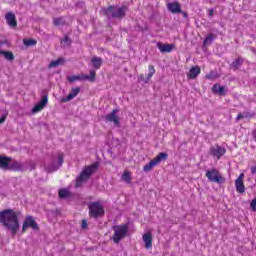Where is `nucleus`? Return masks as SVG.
I'll use <instances>...</instances> for the list:
<instances>
[{
	"label": "nucleus",
	"instance_id": "nucleus-1",
	"mask_svg": "<svg viewBox=\"0 0 256 256\" xmlns=\"http://www.w3.org/2000/svg\"><path fill=\"white\" fill-rule=\"evenodd\" d=\"M0 223L11 231L12 235H17L19 231V214L15 210L6 209L0 212Z\"/></svg>",
	"mask_w": 256,
	"mask_h": 256
},
{
	"label": "nucleus",
	"instance_id": "nucleus-2",
	"mask_svg": "<svg viewBox=\"0 0 256 256\" xmlns=\"http://www.w3.org/2000/svg\"><path fill=\"white\" fill-rule=\"evenodd\" d=\"M112 230L114 231V234L111 239L113 243L118 245V243H121V241L127 237V233H129V224L114 225L112 226Z\"/></svg>",
	"mask_w": 256,
	"mask_h": 256
},
{
	"label": "nucleus",
	"instance_id": "nucleus-3",
	"mask_svg": "<svg viewBox=\"0 0 256 256\" xmlns=\"http://www.w3.org/2000/svg\"><path fill=\"white\" fill-rule=\"evenodd\" d=\"M103 13L108 19H111V17L112 19H123L127 14V6H109L108 8L103 9Z\"/></svg>",
	"mask_w": 256,
	"mask_h": 256
},
{
	"label": "nucleus",
	"instance_id": "nucleus-4",
	"mask_svg": "<svg viewBox=\"0 0 256 256\" xmlns=\"http://www.w3.org/2000/svg\"><path fill=\"white\" fill-rule=\"evenodd\" d=\"M95 171H97V163L92 164L91 166H86L77 177L75 187H81V185H83V183L87 181Z\"/></svg>",
	"mask_w": 256,
	"mask_h": 256
},
{
	"label": "nucleus",
	"instance_id": "nucleus-5",
	"mask_svg": "<svg viewBox=\"0 0 256 256\" xmlns=\"http://www.w3.org/2000/svg\"><path fill=\"white\" fill-rule=\"evenodd\" d=\"M63 165V154L58 153L57 155L53 156L50 164L45 166V171L47 173H55L61 166Z\"/></svg>",
	"mask_w": 256,
	"mask_h": 256
},
{
	"label": "nucleus",
	"instance_id": "nucleus-6",
	"mask_svg": "<svg viewBox=\"0 0 256 256\" xmlns=\"http://www.w3.org/2000/svg\"><path fill=\"white\" fill-rule=\"evenodd\" d=\"M89 215L94 219H99V217H103L105 215V208L101 205L100 202H91L88 205Z\"/></svg>",
	"mask_w": 256,
	"mask_h": 256
},
{
	"label": "nucleus",
	"instance_id": "nucleus-7",
	"mask_svg": "<svg viewBox=\"0 0 256 256\" xmlns=\"http://www.w3.org/2000/svg\"><path fill=\"white\" fill-rule=\"evenodd\" d=\"M168 154L165 152H160L153 160H151L148 164L144 165L143 171L145 173H149V171L153 170V167H157L161 161H166Z\"/></svg>",
	"mask_w": 256,
	"mask_h": 256
},
{
	"label": "nucleus",
	"instance_id": "nucleus-8",
	"mask_svg": "<svg viewBox=\"0 0 256 256\" xmlns=\"http://www.w3.org/2000/svg\"><path fill=\"white\" fill-rule=\"evenodd\" d=\"M206 177L211 183H218V185H222V183H225V177L221 176L219 170L215 168L208 170L206 172Z\"/></svg>",
	"mask_w": 256,
	"mask_h": 256
},
{
	"label": "nucleus",
	"instance_id": "nucleus-9",
	"mask_svg": "<svg viewBox=\"0 0 256 256\" xmlns=\"http://www.w3.org/2000/svg\"><path fill=\"white\" fill-rule=\"evenodd\" d=\"M29 227L33 229V231H39V224H37L33 216H26L22 225V233H25Z\"/></svg>",
	"mask_w": 256,
	"mask_h": 256
},
{
	"label": "nucleus",
	"instance_id": "nucleus-10",
	"mask_svg": "<svg viewBox=\"0 0 256 256\" xmlns=\"http://www.w3.org/2000/svg\"><path fill=\"white\" fill-rule=\"evenodd\" d=\"M29 165V162L21 163L19 161H13L8 164V169L11 171H27V166Z\"/></svg>",
	"mask_w": 256,
	"mask_h": 256
},
{
	"label": "nucleus",
	"instance_id": "nucleus-11",
	"mask_svg": "<svg viewBox=\"0 0 256 256\" xmlns=\"http://www.w3.org/2000/svg\"><path fill=\"white\" fill-rule=\"evenodd\" d=\"M117 109H114L111 111V113L107 114L105 119L108 123H113L115 127H119L121 125V122L119 120V116H117Z\"/></svg>",
	"mask_w": 256,
	"mask_h": 256
},
{
	"label": "nucleus",
	"instance_id": "nucleus-12",
	"mask_svg": "<svg viewBox=\"0 0 256 256\" xmlns=\"http://www.w3.org/2000/svg\"><path fill=\"white\" fill-rule=\"evenodd\" d=\"M210 153L213 157L221 159V157L224 156L225 153H227V149H225V147L216 145L210 149Z\"/></svg>",
	"mask_w": 256,
	"mask_h": 256
},
{
	"label": "nucleus",
	"instance_id": "nucleus-13",
	"mask_svg": "<svg viewBox=\"0 0 256 256\" xmlns=\"http://www.w3.org/2000/svg\"><path fill=\"white\" fill-rule=\"evenodd\" d=\"M81 93V88L74 87L71 89L70 93L67 95V97H64L61 99L62 103H68L69 101H73L75 97H77Z\"/></svg>",
	"mask_w": 256,
	"mask_h": 256
},
{
	"label": "nucleus",
	"instance_id": "nucleus-14",
	"mask_svg": "<svg viewBox=\"0 0 256 256\" xmlns=\"http://www.w3.org/2000/svg\"><path fill=\"white\" fill-rule=\"evenodd\" d=\"M47 103H49V99L47 98V95H44L41 101L34 106L32 113H39L40 111H43L47 106Z\"/></svg>",
	"mask_w": 256,
	"mask_h": 256
},
{
	"label": "nucleus",
	"instance_id": "nucleus-15",
	"mask_svg": "<svg viewBox=\"0 0 256 256\" xmlns=\"http://www.w3.org/2000/svg\"><path fill=\"white\" fill-rule=\"evenodd\" d=\"M243 179H245V174L241 173L235 181L237 193H245V184L243 183Z\"/></svg>",
	"mask_w": 256,
	"mask_h": 256
},
{
	"label": "nucleus",
	"instance_id": "nucleus-16",
	"mask_svg": "<svg viewBox=\"0 0 256 256\" xmlns=\"http://www.w3.org/2000/svg\"><path fill=\"white\" fill-rule=\"evenodd\" d=\"M6 23L9 27H17V18L13 12H8L5 15Z\"/></svg>",
	"mask_w": 256,
	"mask_h": 256
},
{
	"label": "nucleus",
	"instance_id": "nucleus-17",
	"mask_svg": "<svg viewBox=\"0 0 256 256\" xmlns=\"http://www.w3.org/2000/svg\"><path fill=\"white\" fill-rule=\"evenodd\" d=\"M142 239L146 249H151V247H153V235H151V232L143 234Z\"/></svg>",
	"mask_w": 256,
	"mask_h": 256
},
{
	"label": "nucleus",
	"instance_id": "nucleus-18",
	"mask_svg": "<svg viewBox=\"0 0 256 256\" xmlns=\"http://www.w3.org/2000/svg\"><path fill=\"white\" fill-rule=\"evenodd\" d=\"M157 47H158L160 53H171L173 51V49L175 48V45L158 43Z\"/></svg>",
	"mask_w": 256,
	"mask_h": 256
},
{
	"label": "nucleus",
	"instance_id": "nucleus-19",
	"mask_svg": "<svg viewBox=\"0 0 256 256\" xmlns=\"http://www.w3.org/2000/svg\"><path fill=\"white\" fill-rule=\"evenodd\" d=\"M168 11H171L174 14L182 13L181 11V4L179 2H170L167 5Z\"/></svg>",
	"mask_w": 256,
	"mask_h": 256
},
{
	"label": "nucleus",
	"instance_id": "nucleus-20",
	"mask_svg": "<svg viewBox=\"0 0 256 256\" xmlns=\"http://www.w3.org/2000/svg\"><path fill=\"white\" fill-rule=\"evenodd\" d=\"M201 74V68L199 66H193L189 73L187 74V77L189 79H197L198 75Z\"/></svg>",
	"mask_w": 256,
	"mask_h": 256
},
{
	"label": "nucleus",
	"instance_id": "nucleus-21",
	"mask_svg": "<svg viewBox=\"0 0 256 256\" xmlns=\"http://www.w3.org/2000/svg\"><path fill=\"white\" fill-rule=\"evenodd\" d=\"M10 161H11V158L0 155V169H3L4 171H7V169H9V162Z\"/></svg>",
	"mask_w": 256,
	"mask_h": 256
},
{
	"label": "nucleus",
	"instance_id": "nucleus-22",
	"mask_svg": "<svg viewBox=\"0 0 256 256\" xmlns=\"http://www.w3.org/2000/svg\"><path fill=\"white\" fill-rule=\"evenodd\" d=\"M91 63L94 69H101V65H103V59H101V57L94 56L91 60Z\"/></svg>",
	"mask_w": 256,
	"mask_h": 256
},
{
	"label": "nucleus",
	"instance_id": "nucleus-23",
	"mask_svg": "<svg viewBox=\"0 0 256 256\" xmlns=\"http://www.w3.org/2000/svg\"><path fill=\"white\" fill-rule=\"evenodd\" d=\"M0 55H3L6 61H14L15 55L11 51L0 50Z\"/></svg>",
	"mask_w": 256,
	"mask_h": 256
},
{
	"label": "nucleus",
	"instance_id": "nucleus-24",
	"mask_svg": "<svg viewBox=\"0 0 256 256\" xmlns=\"http://www.w3.org/2000/svg\"><path fill=\"white\" fill-rule=\"evenodd\" d=\"M253 117H255V113L243 112L237 115L236 121H240V119H253Z\"/></svg>",
	"mask_w": 256,
	"mask_h": 256
},
{
	"label": "nucleus",
	"instance_id": "nucleus-25",
	"mask_svg": "<svg viewBox=\"0 0 256 256\" xmlns=\"http://www.w3.org/2000/svg\"><path fill=\"white\" fill-rule=\"evenodd\" d=\"M59 65H65L64 58H58L57 60L50 62V64L48 65V68L53 69L55 67H59Z\"/></svg>",
	"mask_w": 256,
	"mask_h": 256
},
{
	"label": "nucleus",
	"instance_id": "nucleus-26",
	"mask_svg": "<svg viewBox=\"0 0 256 256\" xmlns=\"http://www.w3.org/2000/svg\"><path fill=\"white\" fill-rule=\"evenodd\" d=\"M244 61L245 60L241 57L237 58L231 64L232 69H234V71H236V69H238L239 67H241V65H243Z\"/></svg>",
	"mask_w": 256,
	"mask_h": 256
},
{
	"label": "nucleus",
	"instance_id": "nucleus-27",
	"mask_svg": "<svg viewBox=\"0 0 256 256\" xmlns=\"http://www.w3.org/2000/svg\"><path fill=\"white\" fill-rule=\"evenodd\" d=\"M212 91L214 93H218V95H224L225 94V87L220 86L218 84H214V86L212 87Z\"/></svg>",
	"mask_w": 256,
	"mask_h": 256
},
{
	"label": "nucleus",
	"instance_id": "nucleus-28",
	"mask_svg": "<svg viewBox=\"0 0 256 256\" xmlns=\"http://www.w3.org/2000/svg\"><path fill=\"white\" fill-rule=\"evenodd\" d=\"M148 71H149V73L146 77V80H144V83H149V81H151V78L153 77V74L155 73V67L153 65H149Z\"/></svg>",
	"mask_w": 256,
	"mask_h": 256
},
{
	"label": "nucleus",
	"instance_id": "nucleus-29",
	"mask_svg": "<svg viewBox=\"0 0 256 256\" xmlns=\"http://www.w3.org/2000/svg\"><path fill=\"white\" fill-rule=\"evenodd\" d=\"M213 41H215V34H208L204 39V46L207 47V45H211Z\"/></svg>",
	"mask_w": 256,
	"mask_h": 256
},
{
	"label": "nucleus",
	"instance_id": "nucleus-30",
	"mask_svg": "<svg viewBox=\"0 0 256 256\" xmlns=\"http://www.w3.org/2000/svg\"><path fill=\"white\" fill-rule=\"evenodd\" d=\"M122 181H124V183H131V172L129 171H124V173L122 174V177H121Z\"/></svg>",
	"mask_w": 256,
	"mask_h": 256
},
{
	"label": "nucleus",
	"instance_id": "nucleus-31",
	"mask_svg": "<svg viewBox=\"0 0 256 256\" xmlns=\"http://www.w3.org/2000/svg\"><path fill=\"white\" fill-rule=\"evenodd\" d=\"M97 72L95 70H90V75H82V79H87L88 81H95Z\"/></svg>",
	"mask_w": 256,
	"mask_h": 256
},
{
	"label": "nucleus",
	"instance_id": "nucleus-32",
	"mask_svg": "<svg viewBox=\"0 0 256 256\" xmlns=\"http://www.w3.org/2000/svg\"><path fill=\"white\" fill-rule=\"evenodd\" d=\"M23 43H24L25 47H35V45H37V40L24 39Z\"/></svg>",
	"mask_w": 256,
	"mask_h": 256
},
{
	"label": "nucleus",
	"instance_id": "nucleus-33",
	"mask_svg": "<svg viewBox=\"0 0 256 256\" xmlns=\"http://www.w3.org/2000/svg\"><path fill=\"white\" fill-rule=\"evenodd\" d=\"M58 195H59L60 199H67V197H70L69 190H67V189L59 190Z\"/></svg>",
	"mask_w": 256,
	"mask_h": 256
},
{
	"label": "nucleus",
	"instance_id": "nucleus-34",
	"mask_svg": "<svg viewBox=\"0 0 256 256\" xmlns=\"http://www.w3.org/2000/svg\"><path fill=\"white\" fill-rule=\"evenodd\" d=\"M53 23L56 27H60L61 25H65V19L63 17L54 18Z\"/></svg>",
	"mask_w": 256,
	"mask_h": 256
},
{
	"label": "nucleus",
	"instance_id": "nucleus-35",
	"mask_svg": "<svg viewBox=\"0 0 256 256\" xmlns=\"http://www.w3.org/2000/svg\"><path fill=\"white\" fill-rule=\"evenodd\" d=\"M83 79H85V78H83V75H81V76L80 75H73V76L68 77V81L70 83H75V81H81Z\"/></svg>",
	"mask_w": 256,
	"mask_h": 256
},
{
	"label": "nucleus",
	"instance_id": "nucleus-36",
	"mask_svg": "<svg viewBox=\"0 0 256 256\" xmlns=\"http://www.w3.org/2000/svg\"><path fill=\"white\" fill-rule=\"evenodd\" d=\"M217 77L219 76L214 71H211L209 74L206 75V79H209V80L217 79Z\"/></svg>",
	"mask_w": 256,
	"mask_h": 256
},
{
	"label": "nucleus",
	"instance_id": "nucleus-37",
	"mask_svg": "<svg viewBox=\"0 0 256 256\" xmlns=\"http://www.w3.org/2000/svg\"><path fill=\"white\" fill-rule=\"evenodd\" d=\"M62 44L64 45V47H69V45H71V39H69V37L65 36L64 40L62 41Z\"/></svg>",
	"mask_w": 256,
	"mask_h": 256
},
{
	"label": "nucleus",
	"instance_id": "nucleus-38",
	"mask_svg": "<svg viewBox=\"0 0 256 256\" xmlns=\"http://www.w3.org/2000/svg\"><path fill=\"white\" fill-rule=\"evenodd\" d=\"M250 207L252 209V211H256V198H254L251 203H250Z\"/></svg>",
	"mask_w": 256,
	"mask_h": 256
},
{
	"label": "nucleus",
	"instance_id": "nucleus-39",
	"mask_svg": "<svg viewBox=\"0 0 256 256\" xmlns=\"http://www.w3.org/2000/svg\"><path fill=\"white\" fill-rule=\"evenodd\" d=\"M82 229H87V220H82Z\"/></svg>",
	"mask_w": 256,
	"mask_h": 256
},
{
	"label": "nucleus",
	"instance_id": "nucleus-40",
	"mask_svg": "<svg viewBox=\"0 0 256 256\" xmlns=\"http://www.w3.org/2000/svg\"><path fill=\"white\" fill-rule=\"evenodd\" d=\"M7 119V116H2L1 118H0V125L2 124V123H5V120Z\"/></svg>",
	"mask_w": 256,
	"mask_h": 256
},
{
	"label": "nucleus",
	"instance_id": "nucleus-41",
	"mask_svg": "<svg viewBox=\"0 0 256 256\" xmlns=\"http://www.w3.org/2000/svg\"><path fill=\"white\" fill-rule=\"evenodd\" d=\"M251 174L256 175V165L251 168Z\"/></svg>",
	"mask_w": 256,
	"mask_h": 256
},
{
	"label": "nucleus",
	"instance_id": "nucleus-42",
	"mask_svg": "<svg viewBox=\"0 0 256 256\" xmlns=\"http://www.w3.org/2000/svg\"><path fill=\"white\" fill-rule=\"evenodd\" d=\"M208 13H209V17H213V13H215V11L213 9H210Z\"/></svg>",
	"mask_w": 256,
	"mask_h": 256
},
{
	"label": "nucleus",
	"instance_id": "nucleus-43",
	"mask_svg": "<svg viewBox=\"0 0 256 256\" xmlns=\"http://www.w3.org/2000/svg\"><path fill=\"white\" fill-rule=\"evenodd\" d=\"M139 79H140L141 81H143V82H145V81L147 80V78H145L143 75H141V76L139 77Z\"/></svg>",
	"mask_w": 256,
	"mask_h": 256
},
{
	"label": "nucleus",
	"instance_id": "nucleus-44",
	"mask_svg": "<svg viewBox=\"0 0 256 256\" xmlns=\"http://www.w3.org/2000/svg\"><path fill=\"white\" fill-rule=\"evenodd\" d=\"M35 169V164H30V171H33Z\"/></svg>",
	"mask_w": 256,
	"mask_h": 256
},
{
	"label": "nucleus",
	"instance_id": "nucleus-45",
	"mask_svg": "<svg viewBox=\"0 0 256 256\" xmlns=\"http://www.w3.org/2000/svg\"><path fill=\"white\" fill-rule=\"evenodd\" d=\"M182 14H183V17H185V18H188V17H189V15L187 14V12H183Z\"/></svg>",
	"mask_w": 256,
	"mask_h": 256
},
{
	"label": "nucleus",
	"instance_id": "nucleus-46",
	"mask_svg": "<svg viewBox=\"0 0 256 256\" xmlns=\"http://www.w3.org/2000/svg\"><path fill=\"white\" fill-rule=\"evenodd\" d=\"M0 47H3V42L0 41Z\"/></svg>",
	"mask_w": 256,
	"mask_h": 256
}]
</instances>
